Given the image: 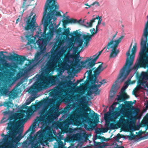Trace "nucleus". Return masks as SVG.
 Wrapping results in <instances>:
<instances>
[{
    "mask_svg": "<svg viewBox=\"0 0 148 148\" xmlns=\"http://www.w3.org/2000/svg\"><path fill=\"white\" fill-rule=\"evenodd\" d=\"M120 95H118L117 100L119 102L124 101L125 100V98H126L128 96L125 93Z\"/></svg>",
    "mask_w": 148,
    "mask_h": 148,
    "instance_id": "28",
    "label": "nucleus"
},
{
    "mask_svg": "<svg viewBox=\"0 0 148 148\" xmlns=\"http://www.w3.org/2000/svg\"><path fill=\"white\" fill-rule=\"evenodd\" d=\"M139 112V110L138 108H133L130 110L128 114V118L131 122H135L136 120L137 119L136 116H135L133 115V114L136 115Z\"/></svg>",
    "mask_w": 148,
    "mask_h": 148,
    "instance_id": "15",
    "label": "nucleus"
},
{
    "mask_svg": "<svg viewBox=\"0 0 148 148\" xmlns=\"http://www.w3.org/2000/svg\"><path fill=\"white\" fill-rule=\"evenodd\" d=\"M60 22L58 23V24L56 25V24L55 25H54L55 26V28H57L58 26L60 25Z\"/></svg>",
    "mask_w": 148,
    "mask_h": 148,
    "instance_id": "64",
    "label": "nucleus"
},
{
    "mask_svg": "<svg viewBox=\"0 0 148 148\" xmlns=\"http://www.w3.org/2000/svg\"><path fill=\"white\" fill-rule=\"evenodd\" d=\"M77 42L78 43L77 46L73 48L74 51L75 53H77L79 50V49L81 48L83 44V41L82 40H78Z\"/></svg>",
    "mask_w": 148,
    "mask_h": 148,
    "instance_id": "25",
    "label": "nucleus"
},
{
    "mask_svg": "<svg viewBox=\"0 0 148 148\" xmlns=\"http://www.w3.org/2000/svg\"><path fill=\"white\" fill-rule=\"evenodd\" d=\"M83 39L85 40V42H84V45L82 47V48H83L84 46L87 47L89 44V42L90 40L85 37L83 36Z\"/></svg>",
    "mask_w": 148,
    "mask_h": 148,
    "instance_id": "34",
    "label": "nucleus"
},
{
    "mask_svg": "<svg viewBox=\"0 0 148 148\" xmlns=\"http://www.w3.org/2000/svg\"><path fill=\"white\" fill-rule=\"evenodd\" d=\"M101 86V84H90L89 86L90 89H92L94 90V92L95 95H99L100 90L98 89Z\"/></svg>",
    "mask_w": 148,
    "mask_h": 148,
    "instance_id": "20",
    "label": "nucleus"
},
{
    "mask_svg": "<svg viewBox=\"0 0 148 148\" xmlns=\"http://www.w3.org/2000/svg\"><path fill=\"white\" fill-rule=\"evenodd\" d=\"M88 62L87 63H85L84 65H82L83 67L86 68V69H89V70H87L85 73V75L87 73L88 75L87 77H97V75H99L101 72L103 71L105 68L102 67L103 63H101V64L99 65V66L94 71V74H92V71L95 69V67H93L94 66L92 67L88 66Z\"/></svg>",
    "mask_w": 148,
    "mask_h": 148,
    "instance_id": "11",
    "label": "nucleus"
},
{
    "mask_svg": "<svg viewBox=\"0 0 148 148\" xmlns=\"http://www.w3.org/2000/svg\"><path fill=\"white\" fill-rule=\"evenodd\" d=\"M117 33V32H116V34L113 36V37L112 38V39L110 41V42H111V41L113 40V42H112V44L111 45V46H114L115 45V44L116 43V41L117 40H119L120 41L119 42V44L121 42L122 40L123 39V37H124V36H121L120 38H118V39L117 40H115L114 41L113 39L116 36Z\"/></svg>",
    "mask_w": 148,
    "mask_h": 148,
    "instance_id": "30",
    "label": "nucleus"
},
{
    "mask_svg": "<svg viewBox=\"0 0 148 148\" xmlns=\"http://www.w3.org/2000/svg\"><path fill=\"white\" fill-rule=\"evenodd\" d=\"M1 61H5V62L2 63V65L3 68L6 69L8 68H9L10 66V65L9 63H8L6 62V61L4 59V58H1Z\"/></svg>",
    "mask_w": 148,
    "mask_h": 148,
    "instance_id": "31",
    "label": "nucleus"
},
{
    "mask_svg": "<svg viewBox=\"0 0 148 148\" xmlns=\"http://www.w3.org/2000/svg\"><path fill=\"white\" fill-rule=\"evenodd\" d=\"M53 32V31H51L50 33L48 32L46 34V32L45 33H44V31H43L44 38H41L40 37L38 40L36 42L37 44L38 45V47L40 49L46 50V47L47 45V41L52 37Z\"/></svg>",
    "mask_w": 148,
    "mask_h": 148,
    "instance_id": "12",
    "label": "nucleus"
},
{
    "mask_svg": "<svg viewBox=\"0 0 148 148\" xmlns=\"http://www.w3.org/2000/svg\"><path fill=\"white\" fill-rule=\"evenodd\" d=\"M121 71H120V73L118 76V78L115 81L114 83L115 84H113L112 88L111 90L110 91V97L111 98H112L114 97L115 95V93L116 92L117 89H116V87L117 86V83L118 82L119 80L121 78H122V81L123 82L124 79L126 78H125L124 76L121 77L119 78V77L121 75Z\"/></svg>",
    "mask_w": 148,
    "mask_h": 148,
    "instance_id": "14",
    "label": "nucleus"
},
{
    "mask_svg": "<svg viewBox=\"0 0 148 148\" xmlns=\"http://www.w3.org/2000/svg\"><path fill=\"white\" fill-rule=\"evenodd\" d=\"M63 26L64 28H66V25L69 23H76L82 25L84 23V21L80 19L78 21L73 18H71L68 20H63L62 21Z\"/></svg>",
    "mask_w": 148,
    "mask_h": 148,
    "instance_id": "17",
    "label": "nucleus"
},
{
    "mask_svg": "<svg viewBox=\"0 0 148 148\" xmlns=\"http://www.w3.org/2000/svg\"><path fill=\"white\" fill-rule=\"evenodd\" d=\"M81 36V34L78 33L77 30L74 31L73 33L71 32V37H73L75 36V37L77 39H79Z\"/></svg>",
    "mask_w": 148,
    "mask_h": 148,
    "instance_id": "29",
    "label": "nucleus"
},
{
    "mask_svg": "<svg viewBox=\"0 0 148 148\" xmlns=\"http://www.w3.org/2000/svg\"><path fill=\"white\" fill-rule=\"evenodd\" d=\"M70 28H67L64 29L63 32L61 34V36L57 38L56 44H58V47H60L63 45L67 40L69 38V36H71V32H70Z\"/></svg>",
    "mask_w": 148,
    "mask_h": 148,
    "instance_id": "13",
    "label": "nucleus"
},
{
    "mask_svg": "<svg viewBox=\"0 0 148 148\" xmlns=\"http://www.w3.org/2000/svg\"><path fill=\"white\" fill-rule=\"evenodd\" d=\"M89 90L88 91V94L89 95H91L92 93H94V90Z\"/></svg>",
    "mask_w": 148,
    "mask_h": 148,
    "instance_id": "56",
    "label": "nucleus"
},
{
    "mask_svg": "<svg viewBox=\"0 0 148 148\" xmlns=\"http://www.w3.org/2000/svg\"><path fill=\"white\" fill-rule=\"evenodd\" d=\"M7 120L5 118H3L0 122V123H3L7 121Z\"/></svg>",
    "mask_w": 148,
    "mask_h": 148,
    "instance_id": "54",
    "label": "nucleus"
},
{
    "mask_svg": "<svg viewBox=\"0 0 148 148\" xmlns=\"http://www.w3.org/2000/svg\"><path fill=\"white\" fill-rule=\"evenodd\" d=\"M102 141H107L108 140L105 137L102 136L101 138V139Z\"/></svg>",
    "mask_w": 148,
    "mask_h": 148,
    "instance_id": "60",
    "label": "nucleus"
},
{
    "mask_svg": "<svg viewBox=\"0 0 148 148\" xmlns=\"http://www.w3.org/2000/svg\"><path fill=\"white\" fill-rule=\"evenodd\" d=\"M97 33V31H95V32H92L91 35L89 33H88L87 35H84L83 36L90 40L92 39V37L93 36L94 34H96Z\"/></svg>",
    "mask_w": 148,
    "mask_h": 148,
    "instance_id": "32",
    "label": "nucleus"
},
{
    "mask_svg": "<svg viewBox=\"0 0 148 148\" xmlns=\"http://www.w3.org/2000/svg\"><path fill=\"white\" fill-rule=\"evenodd\" d=\"M121 136H123L124 135H121L119 134H118L117 135L116 138H118V139H119L121 138L122 137Z\"/></svg>",
    "mask_w": 148,
    "mask_h": 148,
    "instance_id": "59",
    "label": "nucleus"
},
{
    "mask_svg": "<svg viewBox=\"0 0 148 148\" xmlns=\"http://www.w3.org/2000/svg\"><path fill=\"white\" fill-rule=\"evenodd\" d=\"M143 77L146 79L148 80V73H145L143 75Z\"/></svg>",
    "mask_w": 148,
    "mask_h": 148,
    "instance_id": "51",
    "label": "nucleus"
},
{
    "mask_svg": "<svg viewBox=\"0 0 148 148\" xmlns=\"http://www.w3.org/2000/svg\"><path fill=\"white\" fill-rule=\"evenodd\" d=\"M79 109H81V108H79L73 110L67 119L58 123V126L61 130L63 133L71 132L72 129L69 127V125L71 124L75 125H79L81 121L82 115H83L84 117L85 118L89 127L91 128H94L99 122V115L97 114L92 110V112H93V114L87 113L89 111L90 112L92 111L89 107L86 106L85 110H82L83 112H81V114L79 113Z\"/></svg>",
    "mask_w": 148,
    "mask_h": 148,
    "instance_id": "1",
    "label": "nucleus"
},
{
    "mask_svg": "<svg viewBox=\"0 0 148 148\" xmlns=\"http://www.w3.org/2000/svg\"><path fill=\"white\" fill-rule=\"evenodd\" d=\"M101 137H102L101 136H100L99 135H98V136L96 135L95 136V139H99L101 140Z\"/></svg>",
    "mask_w": 148,
    "mask_h": 148,
    "instance_id": "58",
    "label": "nucleus"
},
{
    "mask_svg": "<svg viewBox=\"0 0 148 148\" xmlns=\"http://www.w3.org/2000/svg\"><path fill=\"white\" fill-rule=\"evenodd\" d=\"M120 41L119 40H116V43L114 46H111V45L113 42V40L109 42L107 46L105 47L102 50L99 51L98 54L97 53L95 55L90 57V58L87 57L86 59L85 60L82 61L81 62V65H84L85 63H87L88 62V66H89L90 67H92L93 66H94L96 64V62L99 56L101 55L103 51L106 48H107L106 51V52L108 51V50L107 51V49L109 50L111 49H112V52L110 55V58H112L116 57L119 53V50H117L116 49Z\"/></svg>",
    "mask_w": 148,
    "mask_h": 148,
    "instance_id": "7",
    "label": "nucleus"
},
{
    "mask_svg": "<svg viewBox=\"0 0 148 148\" xmlns=\"http://www.w3.org/2000/svg\"><path fill=\"white\" fill-rule=\"evenodd\" d=\"M72 57V56L69 53H68L64 55V57L63 59L62 62L60 58L56 56L51 55L44 67L45 72L46 73L49 74L57 67L60 68H65L68 66V63L71 62L70 58Z\"/></svg>",
    "mask_w": 148,
    "mask_h": 148,
    "instance_id": "5",
    "label": "nucleus"
},
{
    "mask_svg": "<svg viewBox=\"0 0 148 148\" xmlns=\"http://www.w3.org/2000/svg\"><path fill=\"white\" fill-rule=\"evenodd\" d=\"M106 124L107 128V130H114L115 129V125L113 123H110L109 121H106Z\"/></svg>",
    "mask_w": 148,
    "mask_h": 148,
    "instance_id": "23",
    "label": "nucleus"
},
{
    "mask_svg": "<svg viewBox=\"0 0 148 148\" xmlns=\"http://www.w3.org/2000/svg\"><path fill=\"white\" fill-rule=\"evenodd\" d=\"M119 139H118V138H116V140L117 142H120L121 143V145L122 143V141H120L119 140Z\"/></svg>",
    "mask_w": 148,
    "mask_h": 148,
    "instance_id": "63",
    "label": "nucleus"
},
{
    "mask_svg": "<svg viewBox=\"0 0 148 148\" xmlns=\"http://www.w3.org/2000/svg\"><path fill=\"white\" fill-rule=\"evenodd\" d=\"M12 59L15 61L18 64L22 65L25 60H27L26 58L24 56H20L16 54V56L12 55L11 56ZM29 61L28 64H25L23 69V71L25 72H28L30 71L33 68L34 66L31 65V64L34 63V60H27Z\"/></svg>",
    "mask_w": 148,
    "mask_h": 148,
    "instance_id": "10",
    "label": "nucleus"
},
{
    "mask_svg": "<svg viewBox=\"0 0 148 148\" xmlns=\"http://www.w3.org/2000/svg\"><path fill=\"white\" fill-rule=\"evenodd\" d=\"M127 137L128 138L129 140H132L135 138L136 136L133 133H131L130 135H127Z\"/></svg>",
    "mask_w": 148,
    "mask_h": 148,
    "instance_id": "37",
    "label": "nucleus"
},
{
    "mask_svg": "<svg viewBox=\"0 0 148 148\" xmlns=\"http://www.w3.org/2000/svg\"><path fill=\"white\" fill-rule=\"evenodd\" d=\"M12 104L13 105V103L11 101H5L4 103V106L5 107L7 106V109L8 110H9V108L11 107V106L10 105Z\"/></svg>",
    "mask_w": 148,
    "mask_h": 148,
    "instance_id": "33",
    "label": "nucleus"
},
{
    "mask_svg": "<svg viewBox=\"0 0 148 148\" xmlns=\"http://www.w3.org/2000/svg\"><path fill=\"white\" fill-rule=\"evenodd\" d=\"M98 18H97V16L95 18H93L92 19L90 20V26H91V23H93L95 22V20L96 19H98Z\"/></svg>",
    "mask_w": 148,
    "mask_h": 148,
    "instance_id": "49",
    "label": "nucleus"
},
{
    "mask_svg": "<svg viewBox=\"0 0 148 148\" xmlns=\"http://www.w3.org/2000/svg\"><path fill=\"white\" fill-rule=\"evenodd\" d=\"M125 104L127 105L128 107H130L133 104V102L132 101H126Z\"/></svg>",
    "mask_w": 148,
    "mask_h": 148,
    "instance_id": "45",
    "label": "nucleus"
},
{
    "mask_svg": "<svg viewBox=\"0 0 148 148\" xmlns=\"http://www.w3.org/2000/svg\"><path fill=\"white\" fill-rule=\"evenodd\" d=\"M73 44L72 43L71 44H70L68 46L67 49L68 51H70L71 49H72L73 47Z\"/></svg>",
    "mask_w": 148,
    "mask_h": 148,
    "instance_id": "50",
    "label": "nucleus"
},
{
    "mask_svg": "<svg viewBox=\"0 0 148 148\" xmlns=\"http://www.w3.org/2000/svg\"><path fill=\"white\" fill-rule=\"evenodd\" d=\"M38 143L35 144L32 143L31 144V148H38Z\"/></svg>",
    "mask_w": 148,
    "mask_h": 148,
    "instance_id": "46",
    "label": "nucleus"
},
{
    "mask_svg": "<svg viewBox=\"0 0 148 148\" xmlns=\"http://www.w3.org/2000/svg\"><path fill=\"white\" fill-rule=\"evenodd\" d=\"M97 18H98L97 20H98L97 24L98 25H99L101 23V21L102 20L101 16H97Z\"/></svg>",
    "mask_w": 148,
    "mask_h": 148,
    "instance_id": "47",
    "label": "nucleus"
},
{
    "mask_svg": "<svg viewBox=\"0 0 148 148\" xmlns=\"http://www.w3.org/2000/svg\"><path fill=\"white\" fill-rule=\"evenodd\" d=\"M80 56V55L79 54V52L77 54L75 55L73 57V58L74 59H79V57Z\"/></svg>",
    "mask_w": 148,
    "mask_h": 148,
    "instance_id": "53",
    "label": "nucleus"
},
{
    "mask_svg": "<svg viewBox=\"0 0 148 148\" xmlns=\"http://www.w3.org/2000/svg\"><path fill=\"white\" fill-rule=\"evenodd\" d=\"M46 136L48 137H50L53 136V133L52 131L49 130L46 134Z\"/></svg>",
    "mask_w": 148,
    "mask_h": 148,
    "instance_id": "40",
    "label": "nucleus"
},
{
    "mask_svg": "<svg viewBox=\"0 0 148 148\" xmlns=\"http://www.w3.org/2000/svg\"><path fill=\"white\" fill-rule=\"evenodd\" d=\"M66 52V50L62 49L61 50L58 52V54L60 57L62 56H63L64 53Z\"/></svg>",
    "mask_w": 148,
    "mask_h": 148,
    "instance_id": "44",
    "label": "nucleus"
},
{
    "mask_svg": "<svg viewBox=\"0 0 148 148\" xmlns=\"http://www.w3.org/2000/svg\"><path fill=\"white\" fill-rule=\"evenodd\" d=\"M87 79L86 81V84L89 86L90 84H96L95 83H99L98 80L97 79V77H87Z\"/></svg>",
    "mask_w": 148,
    "mask_h": 148,
    "instance_id": "19",
    "label": "nucleus"
},
{
    "mask_svg": "<svg viewBox=\"0 0 148 148\" xmlns=\"http://www.w3.org/2000/svg\"><path fill=\"white\" fill-rule=\"evenodd\" d=\"M94 145L96 146H99L101 144V142H96L95 141H94Z\"/></svg>",
    "mask_w": 148,
    "mask_h": 148,
    "instance_id": "55",
    "label": "nucleus"
},
{
    "mask_svg": "<svg viewBox=\"0 0 148 148\" xmlns=\"http://www.w3.org/2000/svg\"><path fill=\"white\" fill-rule=\"evenodd\" d=\"M131 46V45L130 48L126 53V55L127 57L124 66L120 71H121V75L119 78L123 76H124L125 78L127 77L130 71L129 69L133 63L135 54L137 49L136 44L135 43L133 46L132 50V54L130 55V50Z\"/></svg>",
    "mask_w": 148,
    "mask_h": 148,
    "instance_id": "8",
    "label": "nucleus"
},
{
    "mask_svg": "<svg viewBox=\"0 0 148 148\" xmlns=\"http://www.w3.org/2000/svg\"><path fill=\"white\" fill-rule=\"evenodd\" d=\"M59 87H56L53 89V92L54 93H56L58 92V91L59 90Z\"/></svg>",
    "mask_w": 148,
    "mask_h": 148,
    "instance_id": "48",
    "label": "nucleus"
},
{
    "mask_svg": "<svg viewBox=\"0 0 148 148\" xmlns=\"http://www.w3.org/2000/svg\"><path fill=\"white\" fill-rule=\"evenodd\" d=\"M7 53V51H0V54H1V55H2L3 56V58H9L10 59H12V58L11 57V56H6L3 53Z\"/></svg>",
    "mask_w": 148,
    "mask_h": 148,
    "instance_id": "39",
    "label": "nucleus"
},
{
    "mask_svg": "<svg viewBox=\"0 0 148 148\" xmlns=\"http://www.w3.org/2000/svg\"><path fill=\"white\" fill-rule=\"evenodd\" d=\"M21 16H19L18 18L16 20V23L17 24L19 21H21Z\"/></svg>",
    "mask_w": 148,
    "mask_h": 148,
    "instance_id": "57",
    "label": "nucleus"
},
{
    "mask_svg": "<svg viewBox=\"0 0 148 148\" xmlns=\"http://www.w3.org/2000/svg\"><path fill=\"white\" fill-rule=\"evenodd\" d=\"M35 98L36 97H30V100L32 102L35 100Z\"/></svg>",
    "mask_w": 148,
    "mask_h": 148,
    "instance_id": "61",
    "label": "nucleus"
},
{
    "mask_svg": "<svg viewBox=\"0 0 148 148\" xmlns=\"http://www.w3.org/2000/svg\"><path fill=\"white\" fill-rule=\"evenodd\" d=\"M57 0H47L45 5H52L53 6H59L57 2L56 1Z\"/></svg>",
    "mask_w": 148,
    "mask_h": 148,
    "instance_id": "26",
    "label": "nucleus"
},
{
    "mask_svg": "<svg viewBox=\"0 0 148 148\" xmlns=\"http://www.w3.org/2000/svg\"><path fill=\"white\" fill-rule=\"evenodd\" d=\"M110 115V114L108 113H106L105 114L104 116V119L106 121H106H109V120Z\"/></svg>",
    "mask_w": 148,
    "mask_h": 148,
    "instance_id": "42",
    "label": "nucleus"
},
{
    "mask_svg": "<svg viewBox=\"0 0 148 148\" xmlns=\"http://www.w3.org/2000/svg\"><path fill=\"white\" fill-rule=\"evenodd\" d=\"M47 107H45L40 112V117H38V120L35 119V122L29 128L32 130L31 134L33 133V130L35 128L37 122L38 121L40 122L42 124L44 125L46 123L49 119L50 115H52L54 109L50 108L47 111Z\"/></svg>",
    "mask_w": 148,
    "mask_h": 148,
    "instance_id": "9",
    "label": "nucleus"
},
{
    "mask_svg": "<svg viewBox=\"0 0 148 148\" xmlns=\"http://www.w3.org/2000/svg\"><path fill=\"white\" fill-rule=\"evenodd\" d=\"M59 83V86H64L65 84H72V82L70 80L68 81L65 80L64 81H60V76L57 75L55 76H44L42 77L39 81L35 82L33 85L30 87L28 92L31 94L35 93L36 91H39L42 88L47 86L55 85Z\"/></svg>",
    "mask_w": 148,
    "mask_h": 148,
    "instance_id": "4",
    "label": "nucleus"
},
{
    "mask_svg": "<svg viewBox=\"0 0 148 148\" xmlns=\"http://www.w3.org/2000/svg\"><path fill=\"white\" fill-rule=\"evenodd\" d=\"M96 5L97 6H99L100 5V4L97 1H95L92 4H91V5Z\"/></svg>",
    "mask_w": 148,
    "mask_h": 148,
    "instance_id": "52",
    "label": "nucleus"
},
{
    "mask_svg": "<svg viewBox=\"0 0 148 148\" xmlns=\"http://www.w3.org/2000/svg\"><path fill=\"white\" fill-rule=\"evenodd\" d=\"M22 83L21 82H18L16 85L14 89L12 90L8 94V95L9 98V99L10 100L11 99H14L15 97H16L18 94V91L19 90L18 88L21 84Z\"/></svg>",
    "mask_w": 148,
    "mask_h": 148,
    "instance_id": "16",
    "label": "nucleus"
},
{
    "mask_svg": "<svg viewBox=\"0 0 148 148\" xmlns=\"http://www.w3.org/2000/svg\"><path fill=\"white\" fill-rule=\"evenodd\" d=\"M40 51L38 52L35 55L34 58V62H38L40 60H39L40 58V56L42 54L44 53L45 50L43 49H40Z\"/></svg>",
    "mask_w": 148,
    "mask_h": 148,
    "instance_id": "22",
    "label": "nucleus"
},
{
    "mask_svg": "<svg viewBox=\"0 0 148 148\" xmlns=\"http://www.w3.org/2000/svg\"><path fill=\"white\" fill-rule=\"evenodd\" d=\"M31 101L29 100H27L26 101V102L25 103L26 105H28L30 103H31Z\"/></svg>",
    "mask_w": 148,
    "mask_h": 148,
    "instance_id": "62",
    "label": "nucleus"
},
{
    "mask_svg": "<svg viewBox=\"0 0 148 148\" xmlns=\"http://www.w3.org/2000/svg\"><path fill=\"white\" fill-rule=\"evenodd\" d=\"M70 108V106H66L64 109L61 111L62 114H66L67 112L69 111Z\"/></svg>",
    "mask_w": 148,
    "mask_h": 148,
    "instance_id": "38",
    "label": "nucleus"
},
{
    "mask_svg": "<svg viewBox=\"0 0 148 148\" xmlns=\"http://www.w3.org/2000/svg\"><path fill=\"white\" fill-rule=\"evenodd\" d=\"M47 102V99H45L44 100H41L37 103V106L38 107H40L42 105L45 104Z\"/></svg>",
    "mask_w": 148,
    "mask_h": 148,
    "instance_id": "35",
    "label": "nucleus"
},
{
    "mask_svg": "<svg viewBox=\"0 0 148 148\" xmlns=\"http://www.w3.org/2000/svg\"><path fill=\"white\" fill-rule=\"evenodd\" d=\"M80 97V95L79 94L76 95L73 97V99L77 100V102L80 103L78 106H80L82 104L84 103L85 99V97L84 96H82L81 97Z\"/></svg>",
    "mask_w": 148,
    "mask_h": 148,
    "instance_id": "21",
    "label": "nucleus"
},
{
    "mask_svg": "<svg viewBox=\"0 0 148 148\" xmlns=\"http://www.w3.org/2000/svg\"><path fill=\"white\" fill-rule=\"evenodd\" d=\"M116 111L113 113L112 115L119 116L120 114H123L126 110V107L125 105L121 104L119 105L118 108L116 109Z\"/></svg>",
    "mask_w": 148,
    "mask_h": 148,
    "instance_id": "18",
    "label": "nucleus"
},
{
    "mask_svg": "<svg viewBox=\"0 0 148 148\" xmlns=\"http://www.w3.org/2000/svg\"><path fill=\"white\" fill-rule=\"evenodd\" d=\"M29 144V143L27 141H25L22 143V146L23 147L27 148L28 147Z\"/></svg>",
    "mask_w": 148,
    "mask_h": 148,
    "instance_id": "43",
    "label": "nucleus"
},
{
    "mask_svg": "<svg viewBox=\"0 0 148 148\" xmlns=\"http://www.w3.org/2000/svg\"><path fill=\"white\" fill-rule=\"evenodd\" d=\"M23 108H26L27 110H21L20 113H16L10 117V120L12 119L14 120L12 121H10L7 123L6 129L9 130L7 134L5 135L3 133L1 134V136L3 137V138L0 140V145L3 142L7 141L8 140H10L12 143H17L24 137L23 136H22L23 130H20V129L24 121L23 118L26 116V114L30 112L31 108L25 105L23 106ZM2 147V146L0 145V148Z\"/></svg>",
    "mask_w": 148,
    "mask_h": 148,
    "instance_id": "2",
    "label": "nucleus"
},
{
    "mask_svg": "<svg viewBox=\"0 0 148 148\" xmlns=\"http://www.w3.org/2000/svg\"><path fill=\"white\" fill-rule=\"evenodd\" d=\"M9 92L7 89L4 87H2L0 89V96L2 95H7Z\"/></svg>",
    "mask_w": 148,
    "mask_h": 148,
    "instance_id": "27",
    "label": "nucleus"
},
{
    "mask_svg": "<svg viewBox=\"0 0 148 148\" xmlns=\"http://www.w3.org/2000/svg\"><path fill=\"white\" fill-rule=\"evenodd\" d=\"M75 60L72 63V66L75 68H78L80 66V63L81 64V62H80V60L79 59H75Z\"/></svg>",
    "mask_w": 148,
    "mask_h": 148,
    "instance_id": "24",
    "label": "nucleus"
},
{
    "mask_svg": "<svg viewBox=\"0 0 148 148\" xmlns=\"http://www.w3.org/2000/svg\"><path fill=\"white\" fill-rule=\"evenodd\" d=\"M34 13L31 12L29 15L24 19V21L25 23V25L24 27V29L26 31L30 30L31 34L29 35L25 36L28 41L26 45V47L28 49H32L33 47L32 44H35V40L31 39V38L33 37V33L36 27H38V24L36 22V15L33 16Z\"/></svg>",
    "mask_w": 148,
    "mask_h": 148,
    "instance_id": "6",
    "label": "nucleus"
},
{
    "mask_svg": "<svg viewBox=\"0 0 148 148\" xmlns=\"http://www.w3.org/2000/svg\"><path fill=\"white\" fill-rule=\"evenodd\" d=\"M130 83L128 82H126L125 83V86L122 88L121 89V91L122 93L125 92V90L127 88L129 84Z\"/></svg>",
    "mask_w": 148,
    "mask_h": 148,
    "instance_id": "36",
    "label": "nucleus"
},
{
    "mask_svg": "<svg viewBox=\"0 0 148 148\" xmlns=\"http://www.w3.org/2000/svg\"><path fill=\"white\" fill-rule=\"evenodd\" d=\"M59 6L45 5L44 10L43 13V17L42 22L44 23V33H45L47 30L49 29V32L50 33L51 31H53L52 37L55 32L57 34L56 37L58 38L61 35L62 29L59 27L58 29L55 28L54 25H56L57 17L61 16L60 12L57 11L59 9Z\"/></svg>",
    "mask_w": 148,
    "mask_h": 148,
    "instance_id": "3",
    "label": "nucleus"
},
{
    "mask_svg": "<svg viewBox=\"0 0 148 148\" xmlns=\"http://www.w3.org/2000/svg\"><path fill=\"white\" fill-rule=\"evenodd\" d=\"M61 111H59L58 109L55 110V111L54 112L53 115L56 117H58L60 114H62Z\"/></svg>",
    "mask_w": 148,
    "mask_h": 148,
    "instance_id": "41",
    "label": "nucleus"
}]
</instances>
